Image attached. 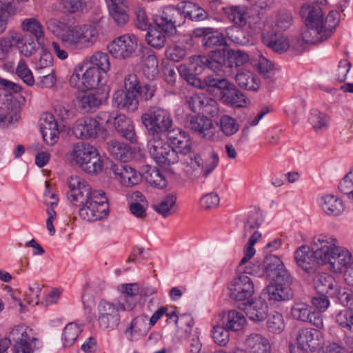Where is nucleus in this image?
Instances as JSON below:
<instances>
[{"instance_id": "nucleus-1", "label": "nucleus", "mask_w": 353, "mask_h": 353, "mask_svg": "<svg viewBox=\"0 0 353 353\" xmlns=\"http://www.w3.org/2000/svg\"><path fill=\"white\" fill-rule=\"evenodd\" d=\"M47 29L61 40L62 43L52 42V50L57 57L65 60L68 53L64 48L65 45L72 49L84 50L92 47L97 41L99 32L92 24H80L51 18L46 23Z\"/></svg>"}, {"instance_id": "nucleus-2", "label": "nucleus", "mask_w": 353, "mask_h": 353, "mask_svg": "<svg viewBox=\"0 0 353 353\" xmlns=\"http://www.w3.org/2000/svg\"><path fill=\"white\" fill-rule=\"evenodd\" d=\"M150 139L148 143L151 157L160 165L174 164L179 161L176 152L164 141L163 133L172 128L173 120L165 109L151 107L141 116Z\"/></svg>"}, {"instance_id": "nucleus-3", "label": "nucleus", "mask_w": 353, "mask_h": 353, "mask_svg": "<svg viewBox=\"0 0 353 353\" xmlns=\"http://www.w3.org/2000/svg\"><path fill=\"white\" fill-rule=\"evenodd\" d=\"M67 198L79 208V214L84 221L91 222L105 219L109 213L108 198L101 190H93L79 176H71L68 181Z\"/></svg>"}, {"instance_id": "nucleus-4", "label": "nucleus", "mask_w": 353, "mask_h": 353, "mask_svg": "<svg viewBox=\"0 0 353 353\" xmlns=\"http://www.w3.org/2000/svg\"><path fill=\"white\" fill-rule=\"evenodd\" d=\"M340 21L339 12L332 10L325 17L324 28L319 27H307L302 32V39H298V42L301 46L302 42L314 44L316 43L327 39L334 32L336 27Z\"/></svg>"}, {"instance_id": "nucleus-5", "label": "nucleus", "mask_w": 353, "mask_h": 353, "mask_svg": "<svg viewBox=\"0 0 353 353\" xmlns=\"http://www.w3.org/2000/svg\"><path fill=\"white\" fill-rule=\"evenodd\" d=\"M121 311H127L121 299H117L115 303L101 300L97 307L98 323L100 327L108 331L116 329L120 323Z\"/></svg>"}, {"instance_id": "nucleus-6", "label": "nucleus", "mask_w": 353, "mask_h": 353, "mask_svg": "<svg viewBox=\"0 0 353 353\" xmlns=\"http://www.w3.org/2000/svg\"><path fill=\"white\" fill-rule=\"evenodd\" d=\"M101 74L96 67H90L84 63H79L70 78V85L82 91L94 89L99 85Z\"/></svg>"}, {"instance_id": "nucleus-7", "label": "nucleus", "mask_w": 353, "mask_h": 353, "mask_svg": "<svg viewBox=\"0 0 353 353\" xmlns=\"http://www.w3.org/2000/svg\"><path fill=\"white\" fill-rule=\"evenodd\" d=\"M208 61L212 63H226L231 68L235 74V79L239 85L241 83L243 77V52L241 50L225 49L212 51Z\"/></svg>"}, {"instance_id": "nucleus-8", "label": "nucleus", "mask_w": 353, "mask_h": 353, "mask_svg": "<svg viewBox=\"0 0 353 353\" xmlns=\"http://www.w3.org/2000/svg\"><path fill=\"white\" fill-rule=\"evenodd\" d=\"M10 337L14 341V353H33L38 347V339L33 336L32 330L20 325L10 332Z\"/></svg>"}, {"instance_id": "nucleus-9", "label": "nucleus", "mask_w": 353, "mask_h": 353, "mask_svg": "<svg viewBox=\"0 0 353 353\" xmlns=\"http://www.w3.org/2000/svg\"><path fill=\"white\" fill-rule=\"evenodd\" d=\"M137 47V37L133 34H125L115 38L108 46V49L115 59H125L131 57Z\"/></svg>"}, {"instance_id": "nucleus-10", "label": "nucleus", "mask_w": 353, "mask_h": 353, "mask_svg": "<svg viewBox=\"0 0 353 353\" xmlns=\"http://www.w3.org/2000/svg\"><path fill=\"white\" fill-rule=\"evenodd\" d=\"M154 22L165 33L174 34L176 32V27L183 23V14L174 6H166L159 11V14L154 19Z\"/></svg>"}, {"instance_id": "nucleus-11", "label": "nucleus", "mask_w": 353, "mask_h": 353, "mask_svg": "<svg viewBox=\"0 0 353 353\" xmlns=\"http://www.w3.org/2000/svg\"><path fill=\"white\" fill-rule=\"evenodd\" d=\"M74 135L81 139H88L101 137L105 138V130L94 118L78 119L72 128Z\"/></svg>"}, {"instance_id": "nucleus-12", "label": "nucleus", "mask_w": 353, "mask_h": 353, "mask_svg": "<svg viewBox=\"0 0 353 353\" xmlns=\"http://www.w3.org/2000/svg\"><path fill=\"white\" fill-rule=\"evenodd\" d=\"M263 265L266 277L270 282H289L290 279H293L283 261L276 255L266 256L263 260Z\"/></svg>"}, {"instance_id": "nucleus-13", "label": "nucleus", "mask_w": 353, "mask_h": 353, "mask_svg": "<svg viewBox=\"0 0 353 353\" xmlns=\"http://www.w3.org/2000/svg\"><path fill=\"white\" fill-rule=\"evenodd\" d=\"M291 317L299 322L309 323L318 329L323 328V318L312 307L305 302H294L290 309Z\"/></svg>"}, {"instance_id": "nucleus-14", "label": "nucleus", "mask_w": 353, "mask_h": 353, "mask_svg": "<svg viewBox=\"0 0 353 353\" xmlns=\"http://www.w3.org/2000/svg\"><path fill=\"white\" fill-rule=\"evenodd\" d=\"M335 239L321 234L313 238L310 248L314 256L317 259L318 265L327 264L330 255L336 246Z\"/></svg>"}, {"instance_id": "nucleus-15", "label": "nucleus", "mask_w": 353, "mask_h": 353, "mask_svg": "<svg viewBox=\"0 0 353 353\" xmlns=\"http://www.w3.org/2000/svg\"><path fill=\"white\" fill-rule=\"evenodd\" d=\"M293 279L289 282H271L265 289L264 295L270 304H276L281 301H285L293 298L294 294L291 289Z\"/></svg>"}, {"instance_id": "nucleus-16", "label": "nucleus", "mask_w": 353, "mask_h": 353, "mask_svg": "<svg viewBox=\"0 0 353 353\" xmlns=\"http://www.w3.org/2000/svg\"><path fill=\"white\" fill-rule=\"evenodd\" d=\"M186 126L205 139L212 141L220 139L219 132L216 131L212 120L206 117H192L187 121Z\"/></svg>"}, {"instance_id": "nucleus-17", "label": "nucleus", "mask_w": 353, "mask_h": 353, "mask_svg": "<svg viewBox=\"0 0 353 353\" xmlns=\"http://www.w3.org/2000/svg\"><path fill=\"white\" fill-rule=\"evenodd\" d=\"M187 103L194 112L202 113L214 117L217 114V103L213 99L203 93H194L187 98Z\"/></svg>"}, {"instance_id": "nucleus-18", "label": "nucleus", "mask_w": 353, "mask_h": 353, "mask_svg": "<svg viewBox=\"0 0 353 353\" xmlns=\"http://www.w3.org/2000/svg\"><path fill=\"white\" fill-rule=\"evenodd\" d=\"M312 283L319 294H327L330 298L334 297L341 287L334 277L327 272H316Z\"/></svg>"}, {"instance_id": "nucleus-19", "label": "nucleus", "mask_w": 353, "mask_h": 353, "mask_svg": "<svg viewBox=\"0 0 353 353\" xmlns=\"http://www.w3.org/2000/svg\"><path fill=\"white\" fill-rule=\"evenodd\" d=\"M163 138L165 142V139L168 140L170 145H168L171 149L176 152L179 159V153L188 152L191 141L188 135L180 128H170L165 133H163Z\"/></svg>"}, {"instance_id": "nucleus-20", "label": "nucleus", "mask_w": 353, "mask_h": 353, "mask_svg": "<svg viewBox=\"0 0 353 353\" xmlns=\"http://www.w3.org/2000/svg\"><path fill=\"white\" fill-rule=\"evenodd\" d=\"M111 170L117 179L125 186L137 185L142 179L141 175L134 168L123 163L112 165Z\"/></svg>"}, {"instance_id": "nucleus-21", "label": "nucleus", "mask_w": 353, "mask_h": 353, "mask_svg": "<svg viewBox=\"0 0 353 353\" xmlns=\"http://www.w3.org/2000/svg\"><path fill=\"white\" fill-rule=\"evenodd\" d=\"M41 132L43 141L50 145H53L59 140L58 124L54 117L48 112L41 115L40 123Z\"/></svg>"}, {"instance_id": "nucleus-22", "label": "nucleus", "mask_w": 353, "mask_h": 353, "mask_svg": "<svg viewBox=\"0 0 353 353\" xmlns=\"http://www.w3.org/2000/svg\"><path fill=\"white\" fill-rule=\"evenodd\" d=\"M248 68H251L253 71L258 70L265 78H270L273 70L272 63L261 53L252 55L249 52H244V70Z\"/></svg>"}, {"instance_id": "nucleus-23", "label": "nucleus", "mask_w": 353, "mask_h": 353, "mask_svg": "<svg viewBox=\"0 0 353 353\" xmlns=\"http://www.w3.org/2000/svg\"><path fill=\"white\" fill-rule=\"evenodd\" d=\"M180 154L182 156L183 170L185 174L191 178L200 176L203 168V161L201 157L192 151L191 146L188 152H181Z\"/></svg>"}, {"instance_id": "nucleus-24", "label": "nucleus", "mask_w": 353, "mask_h": 353, "mask_svg": "<svg viewBox=\"0 0 353 353\" xmlns=\"http://www.w3.org/2000/svg\"><path fill=\"white\" fill-rule=\"evenodd\" d=\"M244 302V313L254 323L263 321L268 317V305L260 299H250Z\"/></svg>"}, {"instance_id": "nucleus-25", "label": "nucleus", "mask_w": 353, "mask_h": 353, "mask_svg": "<svg viewBox=\"0 0 353 353\" xmlns=\"http://www.w3.org/2000/svg\"><path fill=\"white\" fill-rule=\"evenodd\" d=\"M192 35L202 38V45L208 48L223 46L227 44L223 34L213 32L210 28H198L194 30Z\"/></svg>"}, {"instance_id": "nucleus-26", "label": "nucleus", "mask_w": 353, "mask_h": 353, "mask_svg": "<svg viewBox=\"0 0 353 353\" xmlns=\"http://www.w3.org/2000/svg\"><path fill=\"white\" fill-rule=\"evenodd\" d=\"M300 14L307 27L324 28L325 19L323 17L322 9L319 6L303 5L300 9Z\"/></svg>"}, {"instance_id": "nucleus-27", "label": "nucleus", "mask_w": 353, "mask_h": 353, "mask_svg": "<svg viewBox=\"0 0 353 353\" xmlns=\"http://www.w3.org/2000/svg\"><path fill=\"white\" fill-rule=\"evenodd\" d=\"M351 254L348 250L335 246L327 260V264L332 271L341 273L351 264Z\"/></svg>"}, {"instance_id": "nucleus-28", "label": "nucleus", "mask_w": 353, "mask_h": 353, "mask_svg": "<svg viewBox=\"0 0 353 353\" xmlns=\"http://www.w3.org/2000/svg\"><path fill=\"white\" fill-rule=\"evenodd\" d=\"M296 341L302 349L314 351L319 345L318 332L313 328H301L296 334Z\"/></svg>"}, {"instance_id": "nucleus-29", "label": "nucleus", "mask_w": 353, "mask_h": 353, "mask_svg": "<svg viewBox=\"0 0 353 353\" xmlns=\"http://www.w3.org/2000/svg\"><path fill=\"white\" fill-rule=\"evenodd\" d=\"M112 103L118 108L134 112L138 108L139 100L136 94L118 90L113 94Z\"/></svg>"}, {"instance_id": "nucleus-30", "label": "nucleus", "mask_w": 353, "mask_h": 353, "mask_svg": "<svg viewBox=\"0 0 353 353\" xmlns=\"http://www.w3.org/2000/svg\"><path fill=\"white\" fill-rule=\"evenodd\" d=\"M110 16L118 26L125 25L129 19L127 0H106Z\"/></svg>"}, {"instance_id": "nucleus-31", "label": "nucleus", "mask_w": 353, "mask_h": 353, "mask_svg": "<svg viewBox=\"0 0 353 353\" xmlns=\"http://www.w3.org/2000/svg\"><path fill=\"white\" fill-rule=\"evenodd\" d=\"M262 39L267 47L278 53L287 51L290 46L288 37L281 33H263Z\"/></svg>"}, {"instance_id": "nucleus-32", "label": "nucleus", "mask_w": 353, "mask_h": 353, "mask_svg": "<svg viewBox=\"0 0 353 353\" xmlns=\"http://www.w3.org/2000/svg\"><path fill=\"white\" fill-rule=\"evenodd\" d=\"M117 132L123 138L134 143L136 141L134 127L130 119L125 115L117 114L112 123Z\"/></svg>"}, {"instance_id": "nucleus-33", "label": "nucleus", "mask_w": 353, "mask_h": 353, "mask_svg": "<svg viewBox=\"0 0 353 353\" xmlns=\"http://www.w3.org/2000/svg\"><path fill=\"white\" fill-rule=\"evenodd\" d=\"M102 103V99L92 92L79 93L76 97L75 105L82 113L94 111Z\"/></svg>"}, {"instance_id": "nucleus-34", "label": "nucleus", "mask_w": 353, "mask_h": 353, "mask_svg": "<svg viewBox=\"0 0 353 353\" xmlns=\"http://www.w3.org/2000/svg\"><path fill=\"white\" fill-rule=\"evenodd\" d=\"M294 257L297 265L304 271L310 273L314 270L317 259L314 256L310 246L299 247L295 252Z\"/></svg>"}, {"instance_id": "nucleus-35", "label": "nucleus", "mask_w": 353, "mask_h": 353, "mask_svg": "<svg viewBox=\"0 0 353 353\" xmlns=\"http://www.w3.org/2000/svg\"><path fill=\"white\" fill-rule=\"evenodd\" d=\"M23 43V37L16 31H9L0 39V60L6 59L8 54L14 47Z\"/></svg>"}, {"instance_id": "nucleus-36", "label": "nucleus", "mask_w": 353, "mask_h": 353, "mask_svg": "<svg viewBox=\"0 0 353 353\" xmlns=\"http://www.w3.org/2000/svg\"><path fill=\"white\" fill-rule=\"evenodd\" d=\"M119 291L123 294V296L117 299H121L123 302V306L127 311H132L137 305L136 296L139 292L138 283H123L118 286Z\"/></svg>"}, {"instance_id": "nucleus-37", "label": "nucleus", "mask_w": 353, "mask_h": 353, "mask_svg": "<svg viewBox=\"0 0 353 353\" xmlns=\"http://www.w3.org/2000/svg\"><path fill=\"white\" fill-rule=\"evenodd\" d=\"M229 85V81L223 76L215 77L213 74L206 76L202 81L199 79L197 86L214 94H220L223 89Z\"/></svg>"}, {"instance_id": "nucleus-38", "label": "nucleus", "mask_w": 353, "mask_h": 353, "mask_svg": "<svg viewBox=\"0 0 353 353\" xmlns=\"http://www.w3.org/2000/svg\"><path fill=\"white\" fill-rule=\"evenodd\" d=\"M97 150L96 148L89 143H80L75 144L70 157V161L80 167Z\"/></svg>"}, {"instance_id": "nucleus-39", "label": "nucleus", "mask_w": 353, "mask_h": 353, "mask_svg": "<svg viewBox=\"0 0 353 353\" xmlns=\"http://www.w3.org/2000/svg\"><path fill=\"white\" fill-rule=\"evenodd\" d=\"M245 343L246 350L250 353H270V345L268 340L260 334H250Z\"/></svg>"}, {"instance_id": "nucleus-40", "label": "nucleus", "mask_w": 353, "mask_h": 353, "mask_svg": "<svg viewBox=\"0 0 353 353\" xmlns=\"http://www.w3.org/2000/svg\"><path fill=\"white\" fill-rule=\"evenodd\" d=\"M218 321L229 330L237 332L243 329V314L235 310L222 314Z\"/></svg>"}, {"instance_id": "nucleus-41", "label": "nucleus", "mask_w": 353, "mask_h": 353, "mask_svg": "<svg viewBox=\"0 0 353 353\" xmlns=\"http://www.w3.org/2000/svg\"><path fill=\"white\" fill-rule=\"evenodd\" d=\"M83 63L90 67H96L99 72L103 73H106L110 69L108 54L101 51L95 52L92 55L87 57Z\"/></svg>"}, {"instance_id": "nucleus-42", "label": "nucleus", "mask_w": 353, "mask_h": 353, "mask_svg": "<svg viewBox=\"0 0 353 353\" xmlns=\"http://www.w3.org/2000/svg\"><path fill=\"white\" fill-rule=\"evenodd\" d=\"M322 201V209L329 216H339L344 210L343 201L333 194H327L323 196Z\"/></svg>"}, {"instance_id": "nucleus-43", "label": "nucleus", "mask_w": 353, "mask_h": 353, "mask_svg": "<svg viewBox=\"0 0 353 353\" xmlns=\"http://www.w3.org/2000/svg\"><path fill=\"white\" fill-rule=\"evenodd\" d=\"M243 265V259L239 261V268ZM229 296L231 299L237 303V306L241 308L243 304V280L242 274L237 270V275L234 277L228 285Z\"/></svg>"}, {"instance_id": "nucleus-44", "label": "nucleus", "mask_w": 353, "mask_h": 353, "mask_svg": "<svg viewBox=\"0 0 353 353\" xmlns=\"http://www.w3.org/2000/svg\"><path fill=\"white\" fill-rule=\"evenodd\" d=\"M21 28L23 32L33 35L37 41L43 39L45 37L43 26L35 17L23 19L21 23Z\"/></svg>"}, {"instance_id": "nucleus-45", "label": "nucleus", "mask_w": 353, "mask_h": 353, "mask_svg": "<svg viewBox=\"0 0 353 353\" xmlns=\"http://www.w3.org/2000/svg\"><path fill=\"white\" fill-rule=\"evenodd\" d=\"M107 145L108 152L116 159L126 161L131 157L130 148L127 144L111 140L107 143Z\"/></svg>"}, {"instance_id": "nucleus-46", "label": "nucleus", "mask_w": 353, "mask_h": 353, "mask_svg": "<svg viewBox=\"0 0 353 353\" xmlns=\"http://www.w3.org/2000/svg\"><path fill=\"white\" fill-rule=\"evenodd\" d=\"M176 202V196L170 193L163 197L159 202L153 205L154 210L163 217H168L173 213Z\"/></svg>"}, {"instance_id": "nucleus-47", "label": "nucleus", "mask_w": 353, "mask_h": 353, "mask_svg": "<svg viewBox=\"0 0 353 353\" xmlns=\"http://www.w3.org/2000/svg\"><path fill=\"white\" fill-rule=\"evenodd\" d=\"M86 8L84 0H58L57 9L63 14L83 12Z\"/></svg>"}, {"instance_id": "nucleus-48", "label": "nucleus", "mask_w": 353, "mask_h": 353, "mask_svg": "<svg viewBox=\"0 0 353 353\" xmlns=\"http://www.w3.org/2000/svg\"><path fill=\"white\" fill-rule=\"evenodd\" d=\"M83 331L82 325L72 322L65 325L63 330L62 341L65 347L72 346Z\"/></svg>"}, {"instance_id": "nucleus-49", "label": "nucleus", "mask_w": 353, "mask_h": 353, "mask_svg": "<svg viewBox=\"0 0 353 353\" xmlns=\"http://www.w3.org/2000/svg\"><path fill=\"white\" fill-rule=\"evenodd\" d=\"M148 329L147 319L145 316H138L132 319L125 333L130 340H133L135 334L145 333Z\"/></svg>"}, {"instance_id": "nucleus-50", "label": "nucleus", "mask_w": 353, "mask_h": 353, "mask_svg": "<svg viewBox=\"0 0 353 353\" xmlns=\"http://www.w3.org/2000/svg\"><path fill=\"white\" fill-rule=\"evenodd\" d=\"M103 167V160L97 150L79 168L89 174H97L102 170Z\"/></svg>"}, {"instance_id": "nucleus-51", "label": "nucleus", "mask_w": 353, "mask_h": 353, "mask_svg": "<svg viewBox=\"0 0 353 353\" xmlns=\"http://www.w3.org/2000/svg\"><path fill=\"white\" fill-rule=\"evenodd\" d=\"M145 179L148 183L159 189L165 188L168 184L165 175L159 169L151 167L145 171Z\"/></svg>"}, {"instance_id": "nucleus-52", "label": "nucleus", "mask_w": 353, "mask_h": 353, "mask_svg": "<svg viewBox=\"0 0 353 353\" xmlns=\"http://www.w3.org/2000/svg\"><path fill=\"white\" fill-rule=\"evenodd\" d=\"M266 326L270 332L281 334L285 329V325L283 315L277 312L268 314Z\"/></svg>"}, {"instance_id": "nucleus-53", "label": "nucleus", "mask_w": 353, "mask_h": 353, "mask_svg": "<svg viewBox=\"0 0 353 353\" xmlns=\"http://www.w3.org/2000/svg\"><path fill=\"white\" fill-rule=\"evenodd\" d=\"M183 14L192 21H201L207 18V12L198 5L188 1L183 6Z\"/></svg>"}, {"instance_id": "nucleus-54", "label": "nucleus", "mask_w": 353, "mask_h": 353, "mask_svg": "<svg viewBox=\"0 0 353 353\" xmlns=\"http://www.w3.org/2000/svg\"><path fill=\"white\" fill-rule=\"evenodd\" d=\"M145 41L151 47L161 49L165 44L166 38L161 31L157 28H151L145 34Z\"/></svg>"}, {"instance_id": "nucleus-55", "label": "nucleus", "mask_w": 353, "mask_h": 353, "mask_svg": "<svg viewBox=\"0 0 353 353\" xmlns=\"http://www.w3.org/2000/svg\"><path fill=\"white\" fill-rule=\"evenodd\" d=\"M229 331L225 325H222L221 322L217 321L212 330L214 341L219 346H225L230 340Z\"/></svg>"}, {"instance_id": "nucleus-56", "label": "nucleus", "mask_w": 353, "mask_h": 353, "mask_svg": "<svg viewBox=\"0 0 353 353\" xmlns=\"http://www.w3.org/2000/svg\"><path fill=\"white\" fill-rule=\"evenodd\" d=\"M223 13L234 26H242L243 7L241 6H228L223 8Z\"/></svg>"}, {"instance_id": "nucleus-57", "label": "nucleus", "mask_w": 353, "mask_h": 353, "mask_svg": "<svg viewBox=\"0 0 353 353\" xmlns=\"http://www.w3.org/2000/svg\"><path fill=\"white\" fill-rule=\"evenodd\" d=\"M220 129L225 136H231L239 130V125L235 119L228 115H223L219 122Z\"/></svg>"}, {"instance_id": "nucleus-58", "label": "nucleus", "mask_w": 353, "mask_h": 353, "mask_svg": "<svg viewBox=\"0 0 353 353\" xmlns=\"http://www.w3.org/2000/svg\"><path fill=\"white\" fill-rule=\"evenodd\" d=\"M143 71L148 79H153L158 74V61L154 54H148L144 59Z\"/></svg>"}, {"instance_id": "nucleus-59", "label": "nucleus", "mask_w": 353, "mask_h": 353, "mask_svg": "<svg viewBox=\"0 0 353 353\" xmlns=\"http://www.w3.org/2000/svg\"><path fill=\"white\" fill-rule=\"evenodd\" d=\"M219 95H221L227 103L239 107L241 106L237 103L242 95L230 83H229V85L227 86V88L223 89Z\"/></svg>"}, {"instance_id": "nucleus-60", "label": "nucleus", "mask_w": 353, "mask_h": 353, "mask_svg": "<svg viewBox=\"0 0 353 353\" xmlns=\"http://www.w3.org/2000/svg\"><path fill=\"white\" fill-rule=\"evenodd\" d=\"M166 56L168 59L178 62L184 59L188 54V49L185 46L174 44L166 49Z\"/></svg>"}, {"instance_id": "nucleus-61", "label": "nucleus", "mask_w": 353, "mask_h": 353, "mask_svg": "<svg viewBox=\"0 0 353 353\" xmlns=\"http://www.w3.org/2000/svg\"><path fill=\"white\" fill-rule=\"evenodd\" d=\"M13 14L11 2L8 0H0V28L6 30L8 20Z\"/></svg>"}, {"instance_id": "nucleus-62", "label": "nucleus", "mask_w": 353, "mask_h": 353, "mask_svg": "<svg viewBox=\"0 0 353 353\" xmlns=\"http://www.w3.org/2000/svg\"><path fill=\"white\" fill-rule=\"evenodd\" d=\"M252 70L251 68L244 70V89L257 91L260 87V80Z\"/></svg>"}, {"instance_id": "nucleus-63", "label": "nucleus", "mask_w": 353, "mask_h": 353, "mask_svg": "<svg viewBox=\"0 0 353 353\" xmlns=\"http://www.w3.org/2000/svg\"><path fill=\"white\" fill-rule=\"evenodd\" d=\"M41 292V286L37 283H32L28 285V290L26 292V300L29 304L38 305Z\"/></svg>"}, {"instance_id": "nucleus-64", "label": "nucleus", "mask_w": 353, "mask_h": 353, "mask_svg": "<svg viewBox=\"0 0 353 353\" xmlns=\"http://www.w3.org/2000/svg\"><path fill=\"white\" fill-rule=\"evenodd\" d=\"M339 190L348 196V199L352 202L353 196V173H347L340 182Z\"/></svg>"}]
</instances>
